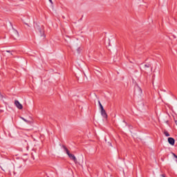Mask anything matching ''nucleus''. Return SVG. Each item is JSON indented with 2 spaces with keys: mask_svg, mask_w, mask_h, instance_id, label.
I'll list each match as a JSON object with an SVG mask.
<instances>
[{
  "mask_svg": "<svg viewBox=\"0 0 177 177\" xmlns=\"http://www.w3.org/2000/svg\"><path fill=\"white\" fill-rule=\"evenodd\" d=\"M62 148L64 149V151H66V154L68 156L69 158L74 161V162L77 163V158H75V156L73 153H70V151H68V149L66 147V146L63 145Z\"/></svg>",
  "mask_w": 177,
  "mask_h": 177,
  "instance_id": "nucleus-1",
  "label": "nucleus"
},
{
  "mask_svg": "<svg viewBox=\"0 0 177 177\" xmlns=\"http://www.w3.org/2000/svg\"><path fill=\"white\" fill-rule=\"evenodd\" d=\"M37 31L39 32L40 37H44L45 38V30H44V26L38 28Z\"/></svg>",
  "mask_w": 177,
  "mask_h": 177,
  "instance_id": "nucleus-2",
  "label": "nucleus"
},
{
  "mask_svg": "<svg viewBox=\"0 0 177 177\" xmlns=\"http://www.w3.org/2000/svg\"><path fill=\"white\" fill-rule=\"evenodd\" d=\"M15 105L19 110L23 109V105L19 102V100H16L15 101Z\"/></svg>",
  "mask_w": 177,
  "mask_h": 177,
  "instance_id": "nucleus-3",
  "label": "nucleus"
},
{
  "mask_svg": "<svg viewBox=\"0 0 177 177\" xmlns=\"http://www.w3.org/2000/svg\"><path fill=\"white\" fill-rule=\"evenodd\" d=\"M150 67H151V64H145L143 67L145 72L146 73V71H147L149 70V68H150Z\"/></svg>",
  "mask_w": 177,
  "mask_h": 177,
  "instance_id": "nucleus-4",
  "label": "nucleus"
},
{
  "mask_svg": "<svg viewBox=\"0 0 177 177\" xmlns=\"http://www.w3.org/2000/svg\"><path fill=\"white\" fill-rule=\"evenodd\" d=\"M168 142L169 145H171V146H174L175 145V139H174V138H169Z\"/></svg>",
  "mask_w": 177,
  "mask_h": 177,
  "instance_id": "nucleus-5",
  "label": "nucleus"
},
{
  "mask_svg": "<svg viewBox=\"0 0 177 177\" xmlns=\"http://www.w3.org/2000/svg\"><path fill=\"white\" fill-rule=\"evenodd\" d=\"M101 115H102L104 118H107V113H106V110H101Z\"/></svg>",
  "mask_w": 177,
  "mask_h": 177,
  "instance_id": "nucleus-6",
  "label": "nucleus"
},
{
  "mask_svg": "<svg viewBox=\"0 0 177 177\" xmlns=\"http://www.w3.org/2000/svg\"><path fill=\"white\" fill-rule=\"evenodd\" d=\"M13 37H15V39L19 37V32H17V30H14V35Z\"/></svg>",
  "mask_w": 177,
  "mask_h": 177,
  "instance_id": "nucleus-7",
  "label": "nucleus"
},
{
  "mask_svg": "<svg viewBox=\"0 0 177 177\" xmlns=\"http://www.w3.org/2000/svg\"><path fill=\"white\" fill-rule=\"evenodd\" d=\"M136 89L138 91L139 95H142V88L139 86H137Z\"/></svg>",
  "mask_w": 177,
  "mask_h": 177,
  "instance_id": "nucleus-8",
  "label": "nucleus"
},
{
  "mask_svg": "<svg viewBox=\"0 0 177 177\" xmlns=\"http://www.w3.org/2000/svg\"><path fill=\"white\" fill-rule=\"evenodd\" d=\"M98 103H99L100 110L101 111L104 110V108H103V105H102V103H100V101H99Z\"/></svg>",
  "mask_w": 177,
  "mask_h": 177,
  "instance_id": "nucleus-9",
  "label": "nucleus"
},
{
  "mask_svg": "<svg viewBox=\"0 0 177 177\" xmlns=\"http://www.w3.org/2000/svg\"><path fill=\"white\" fill-rule=\"evenodd\" d=\"M164 135H165L167 137L170 136L169 133H168L167 131H164Z\"/></svg>",
  "mask_w": 177,
  "mask_h": 177,
  "instance_id": "nucleus-10",
  "label": "nucleus"
},
{
  "mask_svg": "<svg viewBox=\"0 0 177 177\" xmlns=\"http://www.w3.org/2000/svg\"><path fill=\"white\" fill-rule=\"evenodd\" d=\"M49 1V2L52 4V5H53V1H52V0H48Z\"/></svg>",
  "mask_w": 177,
  "mask_h": 177,
  "instance_id": "nucleus-11",
  "label": "nucleus"
},
{
  "mask_svg": "<svg viewBox=\"0 0 177 177\" xmlns=\"http://www.w3.org/2000/svg\"><path fill=\"white\" fill-rule=\"evenodd\" d=\"M22 118V120H23L24 121H25V122H27V120L24 119V118Z\"/></svg>",
  "mask_w": 177,
  "mask_h": 177,
  "instance_id": "nucleus-12",
  "label": "nucleus"
},
{
  "mask_svg": "<svg viewBox=\"0 0 177 177\" xmlns=\"http://www.w3.org/2000/svg\"><path fill=\"white\" fill-rule=\"evenodd\" d=\"M77 53H80V48H78L77 49Z\"/></svg>",
  "mask_w": 177,
  "mask_h": 177,
  "instance_id": "nucleus-13",
  "label": "nucleus"
},
{
  "mask_svg": "<svg viewBox=\"0 0 177 177\" xmlns=\"http://www.w3.org/2000/svg\"><path fill=\"white\" fill-rule=\"evenodd\" d=\"M8 53H10V50H6Z\"/></svg>",
  "mask_w": 177,
  "mask_h": 177,
  "instance_id": "nucleus-14",
  "label": "nucleus"
},
{
  "mask_svg": "<svg viewBox=\"0 0 177 177\" xmlns=\"http://www.w3.org/2000/svg\"><path fill=\"white\" fill-rule=\"evenodd\" d=\"M151 71H153V67H151Z\"/></svg>",
  "mask_w": 177,
  "mask_h": 177,
  "instance_id": "nucleus-15",
  "label": "nucleus"
}]
</instances>
